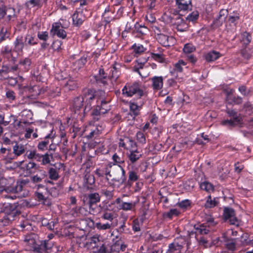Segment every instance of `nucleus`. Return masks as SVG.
Masks as SVG:
<instances>
[{
    "label": "nucleus",
    "mask_w": 253,
    "mask_h": 253,
    "mask_svg": "<svg viewBox=\"0 0 253 253\" xmlns=\"http://www.w3.org/2000/svg\"><path fill=\"white\" fill-rule=\"evenodd\" d=\"M87 62L86 57H82L79 60L77 61V63L79 65V67L81 68L84 66Z\"/></svg>",
    "instance_id": "obj_63"
},
{
    "label": "nucleus",
    "mask_w": 253,
    "mask_h": 253,
    "mask_svg": "<svg viewBox=\"0 0 253 253\" xmlns=\"http://www.w3.org/2000/svg\"><path fill=\"white\" fill-rule=\"evenodd\" d=\"M112 158H113V161L116 163L121 164V163H123L124 162V160L123 159V156L119 155L117 153H115L113 156Z\"/></svg>",
    "instance_id": "obj_53"
},
{
    "label": "nucleus",
    "mask_w": 253,
    "mask_h": 253,
    "mask_svg": "<svg viewBox=\"0 0 253 253\" xmlns=\"http://www.w3.org/2000/svg\"><path fill=\"white\" fill-rule=\"evenodd\" d=\"M223 218L225 221L231 225L239 226L240 224V220L236 216L235 210L228 206H224Z\"/></svg>",
    "instance_id": "obj_4"
},
{
    "label": "nucleus",
    "mask_w": 253,
    "mask_h": 253,
    "mask_svg": "<svg viewBox=\"0 0 253 253\" xmlns=\"http://www.w3.org/2000/svg\"><path fill=\"white\" fill-rule=\"evenodd\" d=\"M226 93V101L229 104H239L242 102V98L238 96H236L233 94V90L230 89L229 91L226 89H222V91Z\"/></svg>",
    "instance_id": "obj_11"
},
{
    "label": "nucleus",
    "mask_w": 253,
    "mask_h": 253,
    "mask_svg": "<svg viewBox=\"0 0 253 253\" xmlns=\"http://www.w3.org/2000/svg\"><path fill=\"white\" fill-rule=\"evenodd\" d=\"M138 178V176L137 173L134 171H130L128 172V182L129 181H135Z\"/></svg>",
    "instance_id": "obj_47"
},
{
    "label": "nucleus",
    "mask_w": 253,
    "mask_h": 253,
    "mask_svg": "<svg viewBox=\"0 0 253 253\" xmlns=\"http://www.w3.org/2000/svg\"><path fill=\"white\" fill-rule=\"evenodd\" d=\"M120 243L117 242L112 245L110 248L111 253H119L121 250L120 249Z\"/></svg>",
    "instance_id": "obj_50"
},
{
    "label": "nucleus",
    "mask_w": 253,
    "mask_h": 253,
    "mask_svg": "<svg viewBox=\"0 0 253 253\" xmlns=\"http://www.w3.org/2000/svg\"><path fill=\"white\" fill-rule=\"evenodd\" d=\"M153 57L160 62H163L164 61V58L162 54L154 53Z\"/></svg>",
    "instance_id": "obj_59"
},
{
    "label": "nucleus",
    "mask_w": 253,
    "mask_h": 253,
    "mask_svg": "<svg viewBox=\"0 0 253 253\" xmlns=\"http://www.w3.org/2000/svg\"><path fill=\"white\" fill-rule=\"evenodd\" d=\"M102 218L105 220L112 221L114 219V214L112 212L105 211L102 216Z\"/></svg>",
    "instance_id": "obj_48"
},
{
    "label": "nucleus",
    "mask_w": 253,
    "mask_h": 253,
    "mask_svg": "<svg viewBox=\"0 0 253 253\" xmlns=\"http://www.w3.org/2000/svg\"><path fill=\"white\" fill-rule=\"evenodd\" d=\"M101 193L104 195L108 200L112 199L113 197V191L103 189L101 191Z\"/></svg>",
    "instance_id": "obj_49"
},
{
    "label": "nucleus",
    "mask_w": 253,
    "mask_h": 253,
    "mask_svg": "<svg viewBox=\"0 0 253 253\" xmlns=\"http://www.w3.org/2000/svg\"><path fill=\"white\" fill-rule=\"evenodd\" d=\"M194 228L201 234H207L209 232V228L204 224L195 225Z\"/></svg>",
    "instance_id": "obj_31"
},
{
    "label": "nucleus",
    "mask_w": 253,
    "mask_h": 253,
    "mask_svg": "<svg viewBox=\"0 0 253 253\" xmlns=\"http://www.w3.org/2000/svg\"><path fill=\"white\" fill-rule=\"evenodd\" d=\"M6 96L9 101H13L15 99V94L11 90H8L6 92Z\"/></svg>",
    "instance_id": "obj_54"
},
{
    "label": "nucleus",
    "mask_w": 253,
    "mask_h": 253,
    "mask_svg": "<svg viewBox=\"0 0 253 253\" xmlns=\"http://www.w3.org/2000/svg\"><path fill=\"white\" fill-rule=\"evenodd\" d=\"M88 198V204L90 208H91L93 205L99 202L100 200V196L97 193H93L89 194Z\"/></svg>",
    "instance_id": "obj_22"
},
{
    "label": "nucleus",
    "mask_w": 253,
    "mask_h": 253,
    "mask_svg": "<svg viewBox=\"0 0 253 253\" xmlns=\"http://www.w3.org/2000/svg\"><path fill=\"white\" fill-rule=\"evenodd\" d=\"M93 253H108L105 245L101 242L96 246H94L93 249L92 250Z\"/></svg>",
    "instance_id": "obj_25"
},
{
    "label": "nucleus",
    "mask_w": 253,
    "mask_h": 253,
    "mask_svg": "<svg viewBox=\"0 0 253 253\" xmlns=\"http://www.w3.org/2000/svg\"><path fill=\"white\" fill-rule=\"evenodd\" d=\"M176 5L180 10L186 11L191 10L192 8V0H175Z\"/></svg>",
    "instance_id": "obj_14"
},
{
    "label": "nucleus",
    "mask_w": 253,
    "mask_h": 253,
    "mask_svg": "<svg viewBox=\"0 0 253 253\" xmlns=\"http://www.w3.org/2000/svg\"><path fill=\"white\" fill-rule=\"evenodd\" d=\"M190 201L188 200H184L178 203L180 208L183 209H186L190 205Z\"/></svg>",
    "instance_id": "obj_52"
},
{
    "label": "nucleus",
    "mask_w": 253,
    "mask_h": 253,
    "mask_svg": "<svg viewBox=\"0 0 253 253\" xmlns=\"http://www.w3.org/2000/svg\"><path fill=\"white\" fill-rule=\"evenodd\" d=\"M25 156L30 160H35L40 162L42 159V155L38 153L36 149L27 150Z\"/></svg>",
    "instance_id": "obj_18"
},
{
    "label": "nucleus",
    "mask_w": 253,
    "mask_h": 253,
    "mask_svg": "<svg viewBox=\"0 0 253 253\" xmlns=\"http://www.w3.org/2000/svg\"><path fill=\"white\" fill-rule=\"evenodd\" d=\"M52 247V243L44 241L41 242L40 245L37 244L33 250L36 253H46Z\"/></svg>",
    "instance_id": "obj_12"
},
{
    "label": "nucleus",
    "mask_w": 253,
    "mask_h": 253,
    "mask_svg": "<svg viewBox=\"0 0 253 253\" xmlns=\"http://www.w3.org/2000/svg\"><path fill=\"white\" fill-rule=\"evenodd\" d=\"M91 15L86 9L77 11L72 15L73 24L77 27L81 25L83 22Z\"/></svg>",
    "instance_id": "obj_6"
},
{
    "label": "nucleus",
    "mask_w": 253,
    "mask_h": 253,
    "mask_svg": "<svg viewBox=\"0 0 253 253\" xmlns=\"http://www.w3.org/2000/svg\"><path fill=\"white\" fill-rule=\"evenodd\" d=\"M48 174L49 178L52 180H56L59 177L57 170L53 168L49 169Z\"/></svg>",
    "instance_id": "obj_38"
},
{
    "label": "nucleus",
    "mask_w": 253,
    "mask_h": 253,
    "mask_svg": "<svg viewBox=\"0 0 253 253\" xmlns=\"http://www.w3.org/2000/svg\"><path fill=\"white\" fill-rule=\"evenodd\" d=\"M101 242L100 237L97 235H95L90 238L88 241L86 243V247L88 248H90L92 250L93 249L94 246H96Z\"/></svg>",
    "instance_id": "obj_21"
},
{
    "label": "nucleus",
    "mask_w": 253,
    "mask_h": 253,
    "mask_svg": "<svg viewBox=\"0 0 253 253\" xmlns=\"http://www.w3.org/2000/svg\"><path fill=\"white\" fill-rule=\"evenodd\" d=\"M142 224V221L138 219H135L133 221L132 229L134 232L140 231V227Z\"/></svg>",
    "instance_id": "obj_37"
},
{
    "label": "nucleus",
    "mask_w": 253,
    "mask_h": 253,
    "mask_svg": "<svg viewBox=\"0 0 253 253\" xmlns=\"http://www.w3.org/2000/svg\"><path fill=\"white\" fill-rule=\"evenodd\" d=\"M137 140L141 143H144L145 142V137L143 133L141 132H138L136 134Z\"/></svg>",
    "instance_id": "obj_57"
},
{
    "label": "nucleus",
    "mask_w": 253,
    "mask_h": 253,
    "mask_svg": "<svg viewBox=\"0 0 253 253\" xmlns=\"http://www.w3.org/2000/svg\"><path fill=\"white\" fill-rule=\"evenodd\" d=\"M23 91L26 93L30 94L27 95L28 98L35 99L42 93L44 90L40 86L36 85L32 87H25L23 88Z\"/></svg>",
    "instance_id": "obj_8"
},
{
    "label": "nucleus",
    "mask_w": 253,
    "mask_h": 253,
    "mask_svg": "<svg viewBox=\"0 0 253 253\" xmlns=\"http://www.w3.org/2000/svg\"><path fill=\"white\" fill-rule=\"evenodd\" d=\"M51 138L50 134H48L45 137V140L40 142L38 145V148L39 150L43 151L46 150L47 149V146L49 144L48 140H47V138Z\"/></svg>",
    "instance_id": "obj_32"
},
{
    "label": "nucleus",
    "mask_w": 253,
    "mask_h": 253,
    "mask_svg": "<svg viewBox=\"0 0 253 253\" xmlns=\"http://www.w3.org/2000/svg\"><path fill=\"white\" fill-rule=\"evenodd\" d=\"M37 36L39 39L43 41H46L49 37L47 32H39Z\"/></svg>",
    "instance_id": "obj_51"
},
{
    "label": "nucleus",
    "mask_w": 253,
    "mask_h": 253,
    "mask_svg": "<svg viewBox=\"0 0 253 253\" xmlns=\"http://www.w3.org/2000/svg\"><path fill=\"white\" fill-rule=\"evenodd\" d=\"M216 204V202L215 200H212L211 196H209L207 197L206 202L205 204V206L207 208H211L214 207Z\"/></svg>",
    "instance_id": "obj_42"
},
{
    "label": "nucleus",
    "mask_w": 253,
    "mask_h": 253,
    "mask_svg": "<svg viewBox=\"0 0 253 253\" xmlns=\"http://www.w3.org/2000/svg\"><path fill=\"white\" fill-rule=\"evenodd\" d=\"M109 101L101 100V105L97 106L91 113L93 119L98 121L101 116L107 113L110 110Z\"/></svg>",
    "instance_id": "obj_5"
},
{
    "label": "nucleus",
    "mask_w": 253,
    "mask_h": 253,
    "mask_svg": "<svg viewBox=\"0 0 253 253\" xmlns=\"http://www.w3.org/2000/svg\"><path fill=\"white\" fill-rule=\"evenodd\" d=\"M200 188L201 189L204 190L208 192L213 191L214 188L212 184L207 181H205L201 183Z\"/></svg>",
    "instance_id": "obj_35"
},
{
    "label": "nucleus",
    "mask_w": 253,
    "mask_h": 253,
    "mask_svg": "<svg viewBox=\"0 0 253 253\" xmlns=\"http://www.w3.org/2000/svg\"><path fill=\"white\" fill-rule=\"evenodd\" d=\"M186 65V63L183 60H179L177 63L174 64V68L173 69L174 71H171V74L174 75V72L175 71L181 72L183 70V66H184Z\"/></svg>",
    "instance_id": "obj_34"
},
{
    "label": "nucleus",
    "mask_w": 253,
    "mask_h": 253,
    "mask_svg": "<svg viewBox=\"0 0 253 253\" xmlns=\"http://www.w3.org/2000/svg\"><path fill=\"white\" fill-rule=\"evenodd\" d=\"M251 41V36L249 33L247 32L243 33L241 35V42L243 44L247 45Z\"/></svg>",
    "instance_id": "obj_36"
},
{
    "label": "nucleus",
    "mask_w": 253,
    "mask_h": 253,
    "mask_svg": "<svg viewBox=\"0 0 253 253\" xmlns=\"http://www.w3.org/2000/svg\"><path fill=\"white\" fill-rule=\"evenodd\" d=\"M179 211L176 209H171L169 212L165 213V216L169 219L172 218L173 216H177L179 214Z\"/></svg>",
    "instance_id": "obj_45"
},
{
    "label": "nucleus",
    "mask_w": 253,
    "mask_h": 253,
    "mask_svg": "<svg viewBox=\"0 0 253 253\" xmlns=\"http://www.w3.org/2000/svg\"><path fill=\"white\" fill-rule=\"evenodd\" d=\"M122 93L126 97H132L135 95L138 98H140L144 95V90L140 84L134 82L126 84L122 89Z\"/></svg>",
    "instance_id": "obj_3"
},
{
    "label": "nucleus",
    "mask_w": 253,
    "mask_h": 253,
    "mask_svg": "<svg viewBox=\"0 0 253 253\" xmlns=\"http://www.w3.org/2000/svg\"><path fill=\"white\" fill-rule=\"evenodd\" d=\"M150 67L141 63H138L134 67V71L138 73L142 78L147 77L149 74Z\"/></svg>",
    "instance_id": "obj_13"
},
{
    "label": "nucleus",
    "mask_w": 253,
    "mask_h": 253,
    "mask_svg": "<svg viewBox=\"0 0 253 253\" xmlns=\"http://www.w3.org/2000/svg\"><path fill=\"white\" fill-rule=\"evenodd\" d=\"M22 185L21 184L16 183V184L12 186L7 187L5 189L6 192L16 193L22 190Z\"/></svg>",
    "instance_id": "obj_27"
},
{
    "label": "nucleus",
    "mask_w": 253,
    "mask_h": 253,
    "mask_svg": "<svg viewBox=\"0 0 253 253\" xmlns=\"http://www.w3.org/2000/svg\"><path fill=\"white\" fill-rule=\"evenodd\" d=\"M19 64L23 67L25 71H27L29 70L31 64V59L29 58H25L19 61Z\"/></svg>",
    "instance_id": "obj_33"
},
{
    "label": "nucleus",
    "mask_w": 253,
    "mask_h": 253,
    "mask_svg": "<svg viewBox=\"0 0 253 253\" xmlns=\"http://www.w3.org/2000/svg\"><path fill=\"white\" fill-rule=\"evenodd\" d=\"M156 37L158 42L164 46H170L175 42V40L173 37L168 36L163 34H157Z\"/></svg>",
    "instance_id": "obj_9"
},
{
    "label": "nucleus",
    "mask_w": 253,
    "mask_h": 253,
    "mask_svg": "<svg viewBox=\"0 0 253 253\" xmlns=\"http://www.w3.org/2000/svg\"><path fill=\"white\" fill-rule=\"evenodd\" d=\"M67 27V26H62L60 22L53 23L50 30V33L53 36L56 35L58 37L64 39L66 38L67 34L63 28Z\"/></svg>",
    "instance_id": "obj_7"
},
{
    "label": "nucleus",
    "mask_w": 253,
    "mask_h": 253,
    "mask_svg": "<svg viewBox=\"0 0 253 253\" xmlns=\"http://www.w3.org/2000/svg\"><path fill=\"white\" fill-rule=\"evenodd\" d=\"M13 151L14 156L17 157L21 155L25 152V147L21 144L16 143L13 146Z\"/></svg>",
    "instance_id": "obj_24"
},
{
    "label": "nucleus",
    "mask_w": 253,
    "mask_h": 253,
    "mask_svg": "<svg viewBox=\"0 0 253 253\" xmlns=\"http://www.w3.org/2000/svg\"><path fill=\"white\" fill-rule=\"evenodd\" d=\"M196 50V47L191 43H186L184 45L183 50L185 53H190Z\"/></svg>",
    "instance_id": "obj_39"
},
{
    "label": "nucleus",
    "mask_w": 253,
    "mask_h": 253,
    "mask_svg": "<svg viewBox=\"0 0 253 253\" xmlns=\"http://www.w3.org/2000/svg\"><path fill=\"white\" fill-rule=\"evenodd\" d=\"M129 106L130 113L128 114V118H129L130 116L134 119L139 114L141 107L135 103L131 102L129 103Z\"/></svg>",
    "instance_id": "obj_20"
},
{
    "label": "nucleus",
    "mask_w": 253,
    "mask_h": 253,
    "mask_svg": "<svg viewBox=\"0 0 253 253\" xmlns=\"http://www.w3.org/2000/svg\"><path fill=\"white\" fill-rule=\"evenodd\" d=\"M105 174L112 177V181L118 187L122 185L126 181L125 169L120 165L108 164L104 168Z\"/></svg>",
    "instance_id": "obj_1"
},
{
    "label": "nucleus",
    "mask_w": 253,
    "mask_h": 253,
    "mask_svg": "<svg viewBox=\"0 0 253 253\" xmlns=\"http://www.w3.org/2000/svg\"><path fill=\"white\" fill-rule=\"evenodd\" d=\"M66 87L69 90H73L77 87V84L75 82L69 81L66 84Z\"/></svg>",
    "instance_id": "obj_58"
},
{
    "label": "nucleus",
    "mask_w": 253,
    "mask_h": 253,
    "mask_svg": "<svg viewBox=\"0 0 253 253\" xmlns=\"http://www.w3.org/2000/svg\"><path fill=\"white\" fill-rule=\"evenodd\" d=\"M133 51L136 54H141L145 50V48L143 46L140 44H134L132 46Z\"/></svg>",
    "instance_id": "obj_44"
},
{
    "label": "nucleus",
    "mask_w": 253,
    "mask_h": 253,
    "mask_svg": "<svg viewBox=\"0 0 253 253\" xmlns=\"http://www.w3.org/2000/svg\"><path fill=\"white\" fill-rule=\"evenodd\" d=\"M24 42L25 46L27 45H33L37 44V42L35 41L34 38L30 35H27L25 38Z\"/></svg>",
    "instance_id": "obj_40"
},
{
    "label": "nucleus",
    "mask_w": 253,
    "mask_h": 253,
    "mask_svg": "<svg viewBox=\"0 0 253 253\" xmlns=\"http://www.w3.org/2000/svg\"><path fill=\"white\" fill-rule=\"evenodd\" d=\"M152 82V86L154 90H160L163 86L164 78L162 76H154L150 79Z\"/></svg>",
    "instance_id": "obj_15"
},
{
    "label": "nucleus",
    "mask_w": 253,
    "mask_h": 253,
    "mask_svg": "<svg viewBox=\"0 0 253 253\" xmlns=\"http://www.w3.org/2000/svg\"><path fill=\"white\" fill-rule=\"evenodd\" d=\"M14 45L13 52L17 53L22 52L23 48L25 46L23 37H18L14 42Z\"/></svg>",
    "instance_id": "obj_17"
},
{
    "label": "nucleus",
    "mask_w": 253,
    "mask_h": 253,
    "mask_svg": "<svg viewBox=\"0 0 253 253\" xmlns=\"http://www.w3.org/2000/svg\"><path fill=\"white\" fill-rule=\"evenodd\" d=\"M26 168L27 170L31 173H35L36 171L41 170L40 166L34 162L28 163Z\"/></svg>",
    "instance_id": "obj_30"
},
{
    "label": "nucleus",
    "mask_w": 253,
    "mask_h": 253,
    "mask_svg": "<svg viewBox=\"0 0 253 253\" xmlns=\"http://www.w3.org/2000/svg\"><path fill=\"white\" fill-rule=\"evenodd\" d=\"M239 17L238 16H230L229 17L228 21L230 24H232V25H231L232 29H234L235 26V24L234 23V22L237 21Z\"/></svg>",
    "instance_id": "obj_56"
},
{
    "label": "nucleus",
    "mask_w": 253,
    "mask_h": 253,
    "mask_svg": "<svg viewBox=\"0 0 253 253\" xmlns=\"http://www.w3.org/2000/svg\"><path fill=\"white\" fill-rule=\"evenodd\" d=\"M119 204V209L124 211L131 210L134 207V205L132 203L124 202L121 198H117L115 201L111 203V204Z\"/></svg>",
    "instance_id": "obj_16"
},
{
    "label": "nucleus",
    "mask_w": 253,
    "mask_h": 253,
    "mask_svg": "<svg viewBox=\"0 0 253 253\" xmlns=\"http://www.w3.org/2000/svg\"><path fill=\"white\" fill-rule=\"evenodd\" d=\"M135 29L137 33H139L141 35H145L148 32V29L147 27L139 24H136L135 25Z\"/></svg>",
    "instance_id": "obj_43"
},
{
    "label": "nucleus",
    "mask_w": 253,
    "mask_h": 253,
    "mask_svg": "<svg viewBox=\"0 0 253 253\" xmlns=\"http://www.w3.org/2000/svg\"><path fill=\"white\" fill-rule=\"evenodd\" d=\"M95 98L94 91L91 89H86L84 91L82 96L74 98L73 102V107L75 113L82 108L84 103V113L89 111L91 109L92 101Z\"/></svg>",
    "instance_id": "obj_2"
},
{
    "label": "nucleus",
    "mask_w": 253,
    "mask_h": 253,
    "mask_svg": "<svg viewBox=\"0 0 253 253\" xmlns=\"http://www.w3.org/2000/svg\"><path fill=\"white\" fill-rule=\"evenodd\" d=\"M220 56V53L218 52H216L215 51H210L208 53H207L205 55V58L207 61H212Z\"/></svg>",
    "instance_id": "obj_28"
},
{
    "label": "nucleus",
    "mask_w": 253,
    "mask_h": 253,
    "mask_svg": "<svg viewBox=\"0 0 253 253\" xmlns=\"http://www.w3.org/2000/svg\"><path fill=\"white\" fill-rule=\"evenodd\" d=\"M40 174H36L31 177V180L34 183L40 182L46 176V172L43 170H39Z\"/></svg>",
    "instance_id": "obj_26"
},
{
    "label": "nucleus",
    "mask_w": 253,
    "mask_h": 253,
    "mask_svg": "<svg viewBox=\"0 0 253 253\" xmlns=\"http://www.w3.org/2000/svg\"><path fill=\"white\" fill-rule=\"evenodd\" d=\"M61 42L60 41L57 40L54 42L52 43V48L58 50L61 48Z\"/></svg>",
    "instance_id": "obj_64"
},
{
    "label": "nucleus",
    "mask_w": 253,
    "mask_h": 253,
    "mask_svg": "<svg viewBox=\"0 0 253 253\" xmlns=\"http://www.w3.org/2000/svg\"><path fill=\"white\" fill-rule=\"evenodd\" d=\"M121 65L119 64H115L111 69V78L116 80L121 74Z\"/></svg>",
    "instance_id": "obj_23"
},
{
    "label": "nucleus",
    "mask_w": 253,
    "mask_h": 253,
    "mask_svg": "<svg viewBox=\"0 0 253 253\" xmlns=\"http://www.w3.org/2000/svg\"><path fill=\"white\" fill-rule=\"evenodd\" d=\"M239 90L244 95H247L249 94L250 91L247 89L246 87L244 85H242L239 87Z\"/></svg>",
    "instance_id": "obj_62"
},
{
    "label": "nucleus",
    "mask_w": 253,
    "mask_h": 253,
    "mask_svg": "<svg viewBox=\"0 0 253 253\" xmlns=\"http://www.w3.org/2000/svg\"><path fill=\"white\" fill-rule=\"evenodd\" d=\"M111 226L112 224L109 223L102 224L100 222H97L95 224V226L98 229L102 230L109 229L111 228Z\"/></svg>",
    "instance_id": "obj_41"
},
{
    "label": "nucleus",
    "mask_w": 253,
    "mask_h": 253,
    "mask_svg": "<svg viewBox=\"0 0 253 253\" xmlns=\"http://www.w3.org/2000/svg\"><path fill=\"white\" fill-rule=\"evenodd\" d=\"M199 17V12L197 11L192 12L187 17V19L189 21L194 22Z\"/></svg>",
    "instance_id": "obj_46"
},
{
    "label": "nucleus",
    "mask_w": 253,
    "mask_h": 253,
    "mask_svg": "<svg viewBox=\"0 0 253 253\" xmlns=\"http://www.w3.org/2000/svg\"><path fill=\"white\" fill-rule=\"evenodd\" d=\"M85 178L86 179V181L87 183L89 184H92L94 183V178L92 175L91 174H86L85 175Z\"/></svg>",
    "instance_id": "obj_61"
},
{
    "label": "nucleus",
    "mask_w": 253,
    "mask_h": 253,
    "mask_svg": "<svg viewBox=\"0 0 253 253\" xmlns=\"http://www.w3.org/2000/svg\"><path fill=\"white\" fill-rule=\"evenodd\" d=\"M32 132H33V127L27 128L25 133V137L26 138H32Z\"/></svg>",
    "instance_id": "obj_60"
},
{
    "label": "nucleus",
    "mask_w": 253,
    "mask_h": 253,
    "mask_svg": "<svg viewBox=\"0 0 253 253\" xmlns=\"http://www.w3.org/2000/svg\"><path fill=\"white\" fill-rule=\"evenodd\" d=\"M24 242L26 245L29 247V250H34V247H35L37 244L36 240L34 239L33 236H26Z\"/></svg>",
    "instance_id": "obj_29"
},
{
    "label": "nucleus",
    "mask_w": 253,
    "mask_h": 253,
    "mask_svg": "<svg viewBox=\"0 0 253 253\" xmlns=\"http://www.w3.org/2000/svg\"><path fill=\"white\" fill-rule=\"evenodd\" d=\"M185 240L183 238L179 237L175 239L174 241L169 246L168 252L173 253L175 251H179L185 244Z\"/></svg>",
    "instance_id": "obj_10"
},
{
    "label": "nucleus",
    "mask_w": 253,
    "mask_h": 253,
    "mask_svg": "<svg viewBox=\"0 0 253 253\" xmlns=\"http://www.w3.org/2000/svg\"><path fill=\"white\" fill-rule=\"evenodd\" d=\"M142 155L141 153L135 148L132 147L129 148V154L128 155V158L130 161L132 163H134L136 162L141 157Z\"/></svg>",
    "instance_id": "obj_19"
},
{
    "label": "nucleus",
    "mask_w": 253,
    "mask_h": 253,
    "mask_svg": "<svg viewBox=\"0 0 253 253\" xmlns=\"http://www.w3.org/2000/svg\"><path fill=\"white\" fill-rule=\"evenodd\" d=\"M50 157L51 156H50L48 154H45L43 155H42V164L43 165H46L47 164H49L50 162Z\"/></svg>",
    "instance_id": "obj_55"
}]
</instances>
